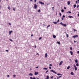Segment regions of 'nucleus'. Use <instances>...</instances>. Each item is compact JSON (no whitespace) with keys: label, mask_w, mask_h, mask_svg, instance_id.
Masks as SVG:
<instances>
[{"label":"nucleus","mask_w":79,"mask_h":79,"mask_svg":"<svg viewBox=\"0 0 79 79\" xmlns=\"http://www.w3.org/2000/svg\"><path fill=\"white\" fill-rule=\"evenodd\" d=\"M37 8V4H35L34 5L33 8L34 9H36Z\"/></svg>","instance_id":"obj_1"},{"label":"nucleus","mask_w":79,"mask_h":79,"mask_svg":"<svg viewBox=\"0 0 79 79\" xmlns=\"http://www.w3.org/2000/svg\"><path fill=\"white\" fill-rule=\"evenodd\" d=\"M60 24L61 25H62V26H64V27H66L67 26V25L66 24H63L62 22H61Z\"/></svg>","instance_id":"obj_2"},{"label":"nucleus","mask_w":79,"mask_h":79,"mask_svg":"<svg viewBox=\"0 0 79 79\" xmlns=\"http://www.w3.org/2000/svg\"><path fill=\"white\" fill-rule=\"evenodd\" d=\"M51 72H53V73H54V74H57V73L56 72L53 71V70H50Z\"/></svg>","instance_id":"obj_3"},{"label":"nucleus","mask_w":79,"mask_h":79,"mask_svg":"<svg viewBox=\"0 0 79 79\" xmlns=\"http://www.w3.org/2000/svg\"><path fill=\"white\" fill-rule=\"evenodd\" d=\"M73 66L74 67V69L75 70V71H77V67H76V65H75V64H74Z\"/></svg>","instance_id":"obj_4"},{"label":"nucleus","mask_w":79,"mask_h":79,"mask_svg":"<svg viewBox=\"0 0 79 79\" xmlns=\"http://www.w3.org/2000/svg\"><path fill=\"white\" fill-rule=\"evenodd\" d=\"M78 36L77 35H75L73 36V38H76V37H78Z\"/></svg>","instance_id":"obj_5"},{"label":"nucleus","mask_w":79,"mask_h":79,"mask_svg":"<svg viewBox=\"0 0 79 79\" xmlns=\"http://www.w3.org/2000/svg\"><path fill=\"white\" fill-rule=\"evenodd\" d=\"M63 61H61L60 62V64H59V66H61V65L62 64H63Z\"/></svg>","instance_id":"obj_6"},{"label":"nucleus","mask_w":79,"mask_h":79,"mask_svg":"<svg viewBox=\"0 0 79 79\" xmlns=\"http://www.w3.org/2000/svg\"><path fill=\"white\" fill-rule=\"evenodd\" d=\"M39 3H40V4H41V5H44V3L43 2H42L41 1L39 2Z\"/></svg>","instance_id":"obj_7"},{"label":"nucleus","mask_w":79,"mask_h":79,"mask_svg":"<svg viewBox=\"0 0 79 79\" xmlns=\"http://www.w3.org/2000/svg\"><path fill=\"white\" fill-rule=\"evenodd\" d=\"M39 74V72H35V75H37Z\"/></svg>","instance_id":"obj_8"},{"label":"nucleus","mask_w":79,"mask_h":79,"mask_svg":"<svg viewBox=\"0 0 79 79\" xmlns=\"http://www.w3.org/2000/svg\"><path fill=\"white\" fill-rule=\"evenodd\" d=\"M70 54L71 55H73V52L72 51H70Z\"/></svg>","instance_id":"obj_9"},{"label":"nucleus","mask_w":79,"mask_h":79,"mask_svg":"<svg viewBox=\"0 0 79 79\" xmlns=\"http://www.w3.org/2000/svg\"><path fill=\"white\" fill-rule=\"evenodd\" d=\"M9 34L10 35V34H11L12 32H13V31H10L9 32Z\"/></svg>","instance_id":"obj_10"},{"label":"nucleus","mask_w":79,"mask_h":79,"mask_svg":"<svg viewBox=\"0 0 79 79\" xmlns=\"http://www.w3.org/2000/svg\"><path fill=\"white\" fill-rule=\"evenodd\" d=\"M57 75V76H62L63 75L62 74H61L60 73H58Z\"/></svg>","instance_id":"obj_11"},{"label":"nucleus","mask_w":79,"mask_h":79,"mask_svg":"<svg viewBox=\"0 0 79 79\" xmlns=\"http://www.w3.org/2000/svg\"><path fill=\"white\" fill-rule=\"evenodd\" d=\"M71 75H74V73H73V72H71Z\"/></svg>","instance_id":"obj_12"},{"label":"nucleus","mask_w":79,"mask_h":79,"mask_svg":"<svg viewBox=\"0 0 79 79\" xmlns=\"http://www.w3.org/2000/svg\"><path fill=\"white\" fill-rule=\"evenodd\" d=\"M45 79H49V76H48V75L47 76V78H46Z\"/></svg>","instance_id":"obj_13"},{"label":"nucleus","mask_w":79,"mask_h":79,"mask_svg":"<svg viewBox=\"0 0 79 79\" xmlns=\"http://www.w3.org/2000/svg\"><path fill=\"white\" fill-rule=\"evenodd\" d=\"M56 36L55 35H53V38H54V39H55V38H56Z\"/></svg>","instance_id":"obj_14"},{"label":"nucleus","mask_w":79,"mask_h":79,"mask_svg":"<svg viewBox=\"0 0 79 79\" xmlns=\"http://www.w3.org/2000/svg\"><path fill=\"white\" fill-rule=\"evenodd\" d=\"M67 3H68V5H70V1L68 2H67Z\"/></svg>","instance_id":"obj_15"},{"label":"nucleus","mask_w":79,"mask_h":79,"mask_svg":"<svg viewBox=\"0 0 79 79\" xmlns=\"http://www.w3.org/2000/svg\"><path fill=\"white\" fill-rule=\"evenodd\" d=\"M47 56H48V55H47V53H46L45 54V58H47Z\"/></svg>","instance_id":"obj_16"},{"label":"nucleus","mask_w":79,"mask_h":79,"mask_svg":"<svg viewBox=\"0 0 79 79\" xmlns=\"http://www.w3.org/2000/svg\"><path fill=\"white\" fill-rule=\"evenodd\" d=\"M69 18H73V16H68Z\"/></svg>","instance_id":"obj_17"},{"label":"nucleus","mask_w":79,"mask_h":79,"mask_svg":"<svg viewBox=\"0 0 79 79\" xmlns=\"http://www.w3.org/2000/svg\"><path fill=\"white\" fill-rule=\"evenodd\" d=\"M29 76H33V74H32L31 73H30V74H29Z\"/></svg>","instance_id":"obj_18"},{"label":"nucleus","mask_w":79,"mask_h":79,"mask_svg":"<svg viewBox=\"0 0 79 79\" xmlns=\"http://www.w3.org/2000/svg\"><path fill=\"white\" fill-rule=\"evenodd\" d=\"M57 44H59V45H60V42L57 41Z\"/></svg>","instance_id":"obj_19"},{"label":"nucleus","mask_w":79,"mask_h":79,"mask_svg":"<svg viewBox=\"0 0 79 79\" xmlns=\"http://www.w3.org/2000/svg\"><path fill=\"white\" fill-rule=\"evenodd\" d=\"M77 5L76 4H75L73 5V6H74V8H75V7H76Z\"/></svg>","instance_id":"obj_20"},{"label":"nucleus","mask_w":79,"mask_h":79,"mask_svg":"<svg viewBox=\"0 0 79 79\" xmlns=\"http://www.w3.org/2000/svg\"><path fill=\"white\" fill-rule=\"evenodd\" d=\"M70 68V66H68V67L67 68V69H69Z\"/></svg>","instance_id":"obj_21"},{"label":"nucleus","mask_w":79,"mask_h":79,"mask_svg":"<svg viewBox=\"0 0 79 79\" xmlns=\"http://www.w3.org/2000/svg\"><path fill=\"white\" fill-rule=\"evenodd\" d=\"M43 69H45L46 70H47V69H48L47 68H44Z\"/></svg>","instance_id":"obj_22"},{"label":"nucleus","mask_w":79,"mask_h":79,"mask_svg":"<svg viewBox=\"0 0 79 79\" xmlns=\"http://www.w3.org/2000/svg\"><path fill=\"white\" fill-rule=\"evenodd\" d=\"M7 8H8V9H9V10H10V7L8 6L7 7Z\"/></svg>","instance_id":"obj_23"},{"label":"nucleus","mask_w":79,"mask_h":79,"mask_svg":"<svg viewBox=\"0 0 79 79\" xmlns=\"http://www.w3.org/2000/svg\"><path fill=\"white\" fill-rule=\"evenodd\" d=\"M75 62L76 63H78V61H77V60H75Z\"/></svg>","instance_id":"obj_24"},{"label":"nucleus","mask_w":79,"mask_h":79,"mask_svg":"<svg viewBox=\"0 0 79 79\" xmlns=\"http://www.w3.org/2000/svg\"><path fill=\"white\" fill-rule=\"evenodd\" d=\"M38 13H39V12H40V9L38 10Z\"/></svg>","instance_id":"obj_25"},{"label":"nucleus","mask_w":79,"mask_h":79,"mask_svg":"<svg viewBox=\"0 0 79 79\" xmlns=\"http://www.w3.org/2000/svg\"><path fill=\"white\" fill-rule=\"evenodd\" d=\"M76 66H79V64H78V63H77L76 64Z\"/></svg>","instance_id":"obj_26"},{"label":"nucleus","mask_w":79,"mask_h":79,"mask_svg":"<svg viewBox=\"0 0 79 79\" xmlns=\"http://www.w3.org/2000/svg\"><path fill=\"white\" fill-rule=\"evenodd\" d=\"M61 12H62V13H63V12H64V10L63 9H62L61 10Z\"/></svg>","instance_id":"obj_27"},{"label":"nucleus","mask_w":79,"mask_h":79,"mask_svg":"<svg viewBox=\"0 0 79 79\" xmlns=\"http://www.w3.org/2000/svg\"><path fill=\"white\" fill-rule=\"evenodd\" d=\"M73 30L75 32L77 31V30L76 29H73Z\"/></svg>","instance_id":"obj_28"},{"label":"nucleus","mask_w":79,"mask_h":79,"mask_svg":"<svg viewBox=\"0 0 79 79\" xmlns=\"http://www.w3.org/2000/svg\"><path fill=\"white\" fill-rule=\"evenodd\" d=\"M53 23L54 24H57V22H54Z\"/></svg>","instance_id":"obj_29"},{"label":"nucleus","mask_w":79,"mask_h":79,"mask_svg":"<svg viewBox=\"0 0 79 79\" xmlns=\"http://www.w3.org/2000/svg\"><path fill=\"white\" fill-rule=\"evenodd\" d=\"M66 37H69L68 34H66Z\"/></svg>","instance_id":"obj_30"},{"label":"nucleus","mask_w":79,"mask_h":79,"mask_svg":"<svg viewBox=\"0 0 79 79\" xmlns=\"http://www.w3.org/2000/svg\"><path fill=\"white\" fill-rule=\"evenodd\" d=\"M70 50H73V48L71 47L70 48Z\"/></svg>","instance_id":"obj_31"},{"label":"nucleus","mask_w":79,"mask_h":79,"mask_svg":"<svg viewBox=\"0 0 79 79\" xmlns=\"http://www.w3.org/2000/svg\"><path fill=\"white\" fill-rule=\"evenodd\" d=\"M50 25H48V26L47 27V28L49 27H50Z\"/></svg>","instance_id":"obj_32"},{"label":"nucleus","mask_w":79,"mask_h":79,"mask_svg":"<svg viewBox=\"0 0 79 79\" xmlns=\"http://www.w3.org/2000/svg\"><path fill=\"white\" fill-rule=\"evenodd\" d=\"M42 39V37H40L39 38V40Z\"/></svg>","instance_id":"obj_33"},{"label":"nucleus","mask_w":79,"mask_h":79,"mask_svg":"<svg viewBox=\"0 0 79 79\" xmlns=\"http://www.w3.org/2000/svg\"><path fill=\"white\" fill-rule=\"evenodd\" d=\"M49 69H52V67H49Z\"/></svg>","instance_id":"obj_34"},{"label":"nucleus","mask_w":79,"mask_h":79,"mask_svg":"<svg viewBox=\"0 0 79 79\" xmlns=\"http://www.w3.org/2000/svg\"><path fill=\"white\" fill-rule=\"evenodd\" d=\"M13 77H16V75H13Z\"/></svg>","instance_id":"obj_35"},{"label":"nucleus","mask_w":79,"mask_h":79,"mask_svg":"<svg viewBox=\"0 0 79 79\" xmlns=\"http://www.w3.org/2000/svg\"><path fill=\"white\" fill-rule=\"evenodd\" d=\"M68 13H71V12L70 11H68Z\"/></svg>","instance_id":"obj_36"},{"label":"nucleus","mask_w":79,"mask_h":79,"mask_svg":"<svg viewBox=\"0 0 79 79\" xmlns=\"http://www.w3.org/2000/svg\"><path fill=\"white\" fill-rule=\"evenodd\" d=\"M9 24L10 25V26H11V24L10 23H9Z\"/></svg>","instance_id":"obj_37"},{"label":"nucleus","mask_w":79,"mask_h":79,"mask_svg":"<svg viewBox=\"0 0 79 79\" xmlns=\"http://www.w3.org/2000/svg\"><path fill=\"white\" fill-rule=\"evenodd\" d=\"M30 79H33V78L32 77H30Z\"/></svg>","instance_id":"obj_38"},{"label":"nucleus","mask_w":79,"mask_h":79,"mask_svg":"<svg viewBox=\"0 0 79 79\" xmlns=\"http://www.w3.org/2000/svg\"><path fill=\"white\" fill-rule=\"evenodd\" d=\"M63 18H65V16L64 15H63Z\"/></svg>","instance_id":"obj_39"},{"label":"nucleus","mask_w":79,"mask_h":79,"mask_svg":"<svg viewBox=\"0 0 79 79\" xmlns=\"http://www.w3.org/2000/svg\"><path fill=\"white\" fill-rule=\"evenodd\" d=\"M7 77H10V75H8L7 76Z\"/></svg>","instance_id":"obj_40"},{"label":"nucleus","mask_w":79,"mask_h":79,"mask_svg":"<svg viewBox=\"0 0 79 79\" xmlns=\"http://www.w3.org/2000/svg\"><path fill=\"white\" fill-rule=\"evenodd\" d=\"M48 70L46 71V73H48Z\"/></svg>","instance_id":"obj_41"},{"label":"nucleus","mask_w":79,"mask_h":79,"mask_svg":"<svg viewBox=\"0 0 79 79\" xmlns=\"http://www.w3.org/2000/svg\"><path fill=\"white\" fill-rule=\"evenodd\" d=\"M79 5L77 6V8H79Z\"/></svg>","instance_id":"obj_42"},{"label":"nucleus","mask_w":79,"mask_h":79,"mask_svg":"<svg viewBox=\"0 0 79 79\" xmlns=\"http://www.w3.org/2000/svg\"><path fill=\"white\" fill-rule=\"evenodd\" d=\"M13 10H14V11H15V9L14 7L13 8Z\"/></svg>","instance_id":"obj_43"},{"label":"nucleus","mask_w":79,"mask_h":79,"mask_svg":"<svg viewBox=\"0 0 79 79\" xmlns=\"http://www.w3.org/2000/svg\"><path fill=\"white\" fill-rule=\"evenodd\" d=\"M59 21H60V20H59V19L57 20V23H58V22H59Z\"/></svg>","instance_id":"obj_44"},{"label":"nucleus","mask_w":79,"mask_h":79,"mask_svg":"<svg viewBox=\"0 0 79 79\" xmlns=\"http://www.w3.org/2000/svg\"><path fill=\"white\" fill-rule=\"evenodd\" d=\"M49 66H52V64H49Z\"/></svg>","instance_id":"obj_45"},{"label":"nucleus","mask_w":79,"mask_h":79,"mask_svg":"<svg viewBox=\"0 0 79 79\" xmlns=\"http://www.w3.org/2000/svg\"><path fill=\"white\" fill-rule=\"evenodd\" d=\"M62 77V76H59V77H59V78H60V77Z\"/></svg>","instance_id":"obj_46"},{"label":"nucleus","mask_w":79,"mask_h":79,"mask_svg":"<svg viewBox=\"0 0 79 79\" xmlns=\"http://www.w3.org/2000/svg\"><path fill=\"white\" fill-rule=\"evenodd\" d=\"M10 41H11L12 42V41H13V40H12L11 39H10Z\"/></svg>","instance_id":"obj_47"},{"label":"nucleus","mask_w":79,"mask_h":79,"mask_svg":"<svg viewBox=\"0 0 79 79\" xmlns=\"http://www.w3.org/2000/svg\"><path fill=\"white\" fill-rule=\"evenodd\" d=\"M59 15H60V16H61V14L60 13H59Z\"/></svg>","instance_id":"obj_48"},{"label":"nucleus","mask_w":79,"mask_h":79,"mask_svg":"<svg viewBox=\"0 0 79 79\" xmlns=\"http://www.w3.org/2000/svg\"><path fill=\"white\" fill-rule=\"evenodd\" d=\"M36 68H39V66H37L35 67Z\"/></svg>","instance_id":"obj_49"},{"label":"nucleus","mask_w":79,"mask_h":79,"mask_svg":"<svg viewBox=\"0 0 79 79\" xmlns=\"http://www.w3.org/2000/svg\"><path fill=\"white\" fill-rule=\"evenodd\" d=\"M61 19L62 20H63L64 19V18H63L62 17L61 18Z\"/></svg>","instance_id":"obj_50"},{"label":"nucleus","mask_w":79,"mask_h":79,"mask_svg":"<svg viewBox=\"0 0 79 79\" xmlns=\"http://www.w3.org/2000/svg\"><path fill=\"white\" fill-rule=\"evenodd\" d=\"M77 53L79 54V51H78L77 52Z\"/></svg>","instance_id":"obj_51"},{"label":"nucleus","mask_w":79,"mask_h":79,"mask_svg":"<svg viewBox=\"0 0 79 79\" xmlns=\"http://www.w3.org/2000/svg\"><path fill=\"white\" fill-rule=\"evenodd\" d=\"M6 52H8V50H6Z\"/></svg>","instance_id":"obj_52"},{"label":"nucleus","mask_w":79,"mask_h":79,"mask_svg":"<svg viewBox=\"0 0 79 79\" xmlns=\"http://www.w3.org/2000/svg\"><path fill=\"white\" fill-rule=\"evenodd\" d=\"M36 0H34L35 2H36Z\"/></svg>","instance_id":"obj_53"},{"label":"nucleus","mask_w":79,"mask_h":79,"mask_svg":"<svg viewBox=\"0 0 79 79\" xmlns=\"http://www.w3.org/2000/svg\"><path fill=\"white\" fill-rule=\"evenodd\" d=\"M36 47H37V46H36V45H35V48H36Z\"/></svg>","instance_id":"obj_54"},{"label":"nucleus","mask_w":79,"mask_h":79,"mask_svg":"<svg viewBox=\"0 0 79 79\" xmlns=\"http://www.w3.org/2000/svg\"><path fill=\"white\" fill-rule=\"evenodd\" d=\"M64 9H66V7H64Z\"/></svg>","instance_id":"obj_55"},{"label":"nucleus","mask_w":79,"mask_h":79,"mask_svg":"<svg viewBox=\"0 0 79 79\" xmlns=\"http://www.w3.org/2000/svg\"><path fill=\"white\" fill-rule=\"evenodd\" d=\"M33 79H35V78L34 77V78H33Z\"/></svg>","instance_id":"obj_56"},{"label":"nucleus","mask_w":79,"mask_h":79,"mask_svg":"<svg viewBox=\"0 0 79 79\" xmlns=\"http://www.w3.org/2000/svg\"><path fill=\"white\" fill-rule=\"evenodd\" d=\"M76 3H77V2H77V1H76Z\"/></svg>","instance_id":"obj_57"},{"label":"nucleus","mask_w":79,"mask_h":79,"mask_svg":"<svg viewBox=\"0 0 79 79\" xmlns=\"http://www.w3.org/2000/svg\"><path fill=\"white\" fill-rule=\"evenodd\" d=\"M53 77L52 76V77H51V79H53Z\"/></svg>","instance_id":"obj_58"},{"label":"nucleus","mask_w":79,"mask_h":79,"mask_svg":"<svg viewBox=\"0 0 79 79\" xmlns=\"http://www.w3.org/2000/svg\"><path fill=\"white\" fill-rule=\"evenodd\" d=\"M31 37H32V36H33V35L32 34H31Z\"/></svg>","instance_id":"obj_59"},{"label":"nucleus","mask_w":79,"mask_h":79,"mask_svg":"<svg viewBox=\"0 0 79 79\" xmlns=\"http://www.w3.org/2000/svg\"><path fill=\"white\" fill-rule=\"evenodd\" d=\"M77 16H79V13L78 14Z\"/></svg>","instance_id":"obj_60"},{"label":"nucleus","mask_w":79,"mask_h":79,"mask_svg":"<svg viewBox=\"0 0 79 79\" xmlns=\"http://www.w3.org/2000/svg\"><path fill=\"white\" fill-rule=\"evenodd\" d=\"M59 79V77H57V79Z\"/></svg>","instance_id":"obj_61"},{"label":"nucleus","mask_w":79,"mask_h":79,"mask_svg":"<svg viewBox=\"0 0 79 79\" xmlns=\"http://www.w3.org/2000/svg\"><path fill=\"white\" fill-rule=\"evenodd\" d=\"M37 55H39V54L38 53H37Z\"/></svg>","instance_id":"obj_62"},{"label":"nucleus","mask_w":79,"mask_h":79,"mask_svg":"<svg viewBox=\"0 0 79 79\" xmlns=\"http://www.w3.org/2000/svg\"><path fill=\"white\" fill-rule=\"evenodd\" d=\"M36 79H39V78H37V77L36 78Z\"/></svg>","instance_id":"obj_63"},{"label":"nucleus","mask_w":79,"mask_h":79,"mask_svg":"<svg viewBox=\"0 0 79 79\" xmlns=\"http://www.w3.org/2000/svg\"><path fill=\"white\" fill-rule=\"evenodd\" d=\"M74 43H76V41L75 40V41H74Z\"/></svg>","instance_id":"obj_64"}]
</instances>
